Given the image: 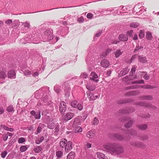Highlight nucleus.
<instances>
[{
  "instance_id": "6ab92c4d",
  "label": "nucleus",
  "mask_w": 159,
  "mask_h": 159,
  "mask_svg": "<svg viewBox=\"0 0 159 159\" xmlns=\"http://www.w3.org/2000/svg\"><path fill=\"white\" fill-rule=\"evenodd\" d=\"M67 143V141L66 139H62L60 142V147L62 148H65Z\"/></svg>"
},
{
  "instance_id": "a211bd4d",
  "label": "nucleus",
  "mask_w": 159,
  "mask_h": 159,
  "mask_svg": "<svg viewBox=\"0 0 159 159\" xmlns=\"http://www.w3.org/2000/svg\"><path fill=\"white\" fill-rule=\"evenodd\" d=\"M119 39L120 41H126L128 39V37L124 34H121L119 37Z\"/></svg>"
},
{
  "instance_id": "20e7f679",
  "label": "nucleus",
  "mask_w": 159,
  "mask_h": 159,
  "mask_svg": "<svg viewBox=\"0 0 159 159\" xmlns=\"http://www.w3.org/2000/svg\"><path fill=\"white\" fill-rule=\"evenodd\" d=\"M66 105L65 102H61L60 103L59 110L62 113H64L66 110Z\"/></svg>"
},
{
  "instance_id": "473e14b6",
  "label": "nucleus",
  "mask_w": 159,
  "mask_h": 159,
  "mask_svg": "<svg viewBox=\"0 0 159 159\" xmlns=\"http://www.w3.org/2000/svg\"><path fill=\"white\" fill-rule=\"evenodd\" d=\"M43 125L41 124H40L39 125V126L37 128V133L35 134H38L40 133L42 129V126Z\"/></svg>"
},
{
  "instance_id": "423d86ee",
  "label": "nucleus",
  "mask_w": 159,
  "mask_h": 159,
  "mask_svg": "<svg viewBox=\"0 0 159 159\" xmlns=\"http://www.w3.org/2000/svg\"><path fill=\"white\" fill-rule=\"evenodd\" d=\"M73 113L69 112L67 113L66 115L63 117V119L66 120H68L71 119L74 116Z\"/></svg>"
},
{
  "instance_id": "09e8293b",
  "label": "nucleus",
  "mask_w": 159,
  "mask_h": 159,
  "mask_svg": "<svg viewBox=\"0 0 159 159\" xmlns=\"http://www.w3.org/2000/svg\"><path fill=\"white\" fill-rule=\"evenodd\" d=\"M132 84H144V81L143 80H140L138 81H134L132 82Z\"/></svg>"
},
{
  "instance_id": "a878e982",
  "label": "nucleus",
  "mask_w": 159,
  "mask_h": 159,
  "mask_svg": "<svg viewBox=\"0 0 159 159\" xmlns=\"http://www.w3.org/2000/svg\"><path fill=\"white\" fill-rule=\"evenodd\" d=\"M75 153L71 152L68 155L67 157V159H74L75 158Z\"/></svg>"
},
{
  "instance_id": "ddd939ff",
  "label": "nucleus",
  "mask_w": 159,
  "mask_h": 159,
  "mask_svg": "<svg viewBox=\"0 0 159 159\" xmlns=\"http://www.w3.org/2000/svg\"><path fill=\"white\" fill-rule=\"evenodd\" d=\"M30 113L35 117V119H39L40 118V112L36 113L34 111H31Z\"/></svg>"
},
{
  "instance_id": "dca6fc26",
  "label": "nucleus",
  "mask_w": 159,
  "mask_h": 159,
  "mask_svg": "<svg viewBox=\"0 0 159 159\" xmlns=\"http://www.w3.org/2000/svg\"><path fill=\"white\" fill-rule=\"evenodd\" d=\"M129 70L127 68L123 69L120 73L119 76L120 77H121L125 75L128 73Z\"/></svg>"
},
{
  "instance_id": "774afa93",
  "label": "nucleus",
  "mask_w": 159,
  "mask_h": 159,
  "mask_svg": "<svg viewBox=\"0 0 159 159\" xmlns=\"http://www.w3.org/2000/svg\"><path fill=\"white\" fill-rule=\"evenodd\" d=\"M111 71H108L106 74V76H105V77H107L108 76H110V75L111 74Z\"/></svg>"
},
{
  "instance_id": "338daca9",
  "label": "nucleus",
  "mask_w": 159,
  "mask_h": 159,
  "mask_svg": "<svg viewBox=\"0 0 159 159\" xmlns=\"http://www.w3.org/2000/svg\"><path fill=\"white\" fill-rule=\"evenodd\" d=\"M107 55V54L105 52H104L102 53V54L100 55L101 58H103L105 57Z\"/></svg>"
},
{
  "instance_id": "ea45409f",
  "label": "nucleus",
  "mask_w": 159,
  "mask_h": 159,
  "mask_svg": "<svg viewBox=\"0 0 159 159\" xmlns=\"http://www.w3.org/2000/svg\"><path fill=\"white\" fill-rule=\"evenodd\" d=\"M144 36V31L143 30H140L139 34V37L140 39L143 38Z\"/></svg>"
},
{
  "instance_id": "7ed1b4c3",
  "label": "nucleus",
  "mask_w": 159,
  "mask_h": 159,
  "mask_svg": "<svg viewBox=\"0 0 159 159\" xmlns=\"http://www.w3.org/2000/svg\"><path fill=\"white\" fill-rule=\"evenodd\" d=\"M136 105L151 108L153 109H155L156 108V107L155 106L152 105L150 103H147L145 102H141L136 103Z\"/></svg>"
},
{
  "instance_id": "c85d7f7f",
  "label": "nucleus",
  "mask_w": 159,
  "mask_h": 159,
  "mask_svg": "<svg viewBox=\"0 0 159 159\" xmlns=\"http://www.w3.org/2000/svg\"><path fill=\"white\" fill-rule=\"evenodd\" d=\"M74 127H75L74 131L75 133L81 132L82 131V129L80 126H77Z\"/></svg>"
},
{
  "instance_id": "603ef678",
  "label": "nucleus",
  "mask_w": 159,
  "mask_h": 159,
  "mask_svg": "<svg viewBox=\"0 0 159 159\" xmlns=\"http://www.w3.org/2000/svg\"><path fill=\"white\" fill-rule=\"evenodd\" d=\"M133 34V30H130L129 31L127 32V35L129 36L132 37V34Z\"/></svg>"
},
{
  "instance_id": "e2e57ef3",
  "label": "nucleus",
  "mask_w": 159,
  "mask_h": 159,
  "mask_svg": "<svg viewBox=\"0 0 159 159\" xmlns=\"http://www.w3.org/2000/svg\"><path fill=\"white\" fill-rule=\"evenodd\" d=\"M84 20V18L82 17H81L77 19V21L80 23L83 22Z\"/></svg>"
},
{
  "instance_id": "f704fd0d",
  "label": "nucleus",
  "mask_w": 159,
  "mask_h": 159,
  "mask_svg": "<svg viewBox=\"0 0 159 159\" xmlns=\"http://www.w3.org/2000/svg\"><path fill=\"white\" fill-rule=\"evenodd\" d=\"M138 127L140 129L144 130L147 128V125L146 124H143L139 125Z\"/></svg>"
},
{
  "instance_id": "4c0bfd02",
  "label": "nucleus",
  "mask_w": 159,
  "mask_h": 159,
  "mask_svg": "<svg viewBox=\"0 0 159 159\" xmlns=\"http://www.w3.org/2000/svg\"><path fill=\"white\" fill-rule=\"evenodd\" d=\"M56 156L58 158H60L62 156L63 152L61 151H58L56 153Z\"/></svg>"
},
{
  "instance_id": "6e6552de",
  "label": "nucleus",
  "mask_w": 159,
  "mask_h": 159,
  "mask_svg": "<svg viewBox=\"0 0 159 159\" xmlns=\"http://www.w3.org/2000/svg\"><path fill=\"white\" fill-rule=\"evenodd\" d=\"M72 143L70 141L67 142L65 148V151L67 152H68L72 149Z\"/></svg>"
},
{
  "instance_id": "bf43d9fd",
  "label": "nucleus",
  "mask_w": 159,
  "mask_h": 159,
  "mask_svg": "<svg viewBox=\"0 0 159 159\" xmlns=\"http://www.w3.org/2000/svg\"><path fill=\"white\" fill-rule=\"evenodd\" d=\"M54 123H52L51 124H49L48 125V127L50 129H53L54 128Z\"/></svg>"
},
{
  "instance_id": "680f3d73",
  "label": "nucleus",
  "mask_w": 159,
  "mask_h": 159,
  "mask_svg": "<svg viewBox=\"0 0 159 159\" xmlns=\"http://www.w3.org/2000/svg\"><path fill=\"white\" fill-rule=\"evenodd\" d=\"M102 33V31L101 30H99L96 33V34H95V36L97 37H99L101 34Z\"/></svg>"
},
{
  "instance_id": "4be33fe9",
  "label": "nucleus",
  "mask_w": 159,
  "mask_h": 159,
  "mask_svg": "<svg viewBox=\"0 0 159 159\" xmlns=\"http://www.w3.org/2000/svg\"><path fill=\"white\" fill-rule=\"evenodd\" d=\"M140 93V92L139 91H132L129 92L127 93H126L125 94L126 95H135L137 94H139Z\"/></svg>"
},
{
  "instance_id": "a18cd8bd",
  "label": "nucleus",
  "mask_w": 159,
  "mask_h": 159,
  "mask_svg": "<svg viewBox=\"0 0 159 159\" xmlns=\"http://www.w3.org/2000/svg\"><path fill=\"white\" fill-rule=\"evenodd\" d=\"M25 140L24 138L21 137L19 139L18 142L19 143H21L25 142Z\"/></svg>"
},
{
  "instance_id": "49530a36",
  "label": "nucleus",
  "mask_w": 159,
  "mask_h": 159,
  "mask_svg": "<svg viewBox=\"0 0 159 159\" xmlns=\"http://www.w3.org/2000/svg\"><path fill=\"white\" fill-rule=\"evenodd\" d=\"M24 26V27H27L28 29L30 28V23L28 22H25L22 24Z\"/></svg>"
},
{
  "instance_id": "c756f323",
  "label": "nucleus",
  "mask_w": 159,
  "mask_h": 159,
  "mask_svg": "<svg viewBox=\"0 0 159 159\" xmlns=\"http://www.w3.org/2000/svg\"><path fill=\"white\" fill-rule=\"evenodd\" d=\"M44 138L43 137H41L38 138L35 140V143L37 144H40L44 140Z\"/></svg>"
},
{
  "instance_id": "5fc2aeb1",
  "label": "nucleus",
  "mask_w": 159,
  "mask_h": 159,
  "mask_svg": "<svg viewBox=\"0 0 159 159\" xmlns=\"http://www.w3.org/2000/svg\"><path fill=\"white\" fill-rule=\"evenodd\" d=\"M98 122L99 121L97 118L96 117L94 118L93 121V124L94 125H97L98 124Z\"/></svg>"
},
{
  "instance_id": "13d9d810",
  "label": "nucleus",
  "mask_w": 159,
  "mask_h": 159,
  "mask_svg": "<svg viewBox=\"0 0 159 159\" xmlns=\"http://www.w3.org/2000/svg\"><path fill=\"white\" fill-rule=\"evenodd\" d=\"M7 127L3 125H2L0 126V129H3L7 130Z\"/></svg>"
},
{
  "instance_id": "f257e3e1",
  "label": "nucleus",
  "mask_w": 159,
  "mask_h": 159,
  "mask_svg": "<svg viewBox=\"0 0 159 159\" xmlns=\"http://www.w3.org/2000/svg\"><path fill=\"white\" fill-rule=\"evenodd\" d=\"M103 147L107 152L112 155H118L124 152L123 148L115 143H107L103 145Z\"/></svg>"
},
{
  "instance_id": "6e6d98bb",
  "label": "nucleus",
  "mask_w": 159,
  "mask_h": 159,
  "mask_svg": "<svg viewBox=\"0 0 159 159\" xmlns=\"http://www.w3.org/2000/svg\"><path fill=\"white\" fill-rule=\"evenodd\" d=\"M7 154V151H5L3 152H2L1 154L2 157L3 158H4L6 157Z\"/></svg>"
},
{
  "instance_id": "b1692460",
  "label": "nucleus",
  "mask_w": 159,
  "mask_h": 159,
  "mask_svg": "<svg viewBox=\"0 0 159 159\" xmlns=\"http://www.w3.org/2000/svg\"><path fill=\"white\" fill-rule=\"evenodd\" d=\"M146 38L147 40H151L152 38V33L149 31L147 32L146 34Z\"/></svg>"
},
{
  "instance_id": "9d476101",
  "label": "nucleus",
  "mask_w": 159,
  "mask_h": 159,
  "mask_svg": "<svg viewBox=\"0 0 159 159\" xmlns=\"http://www.w3.org/2000/svg\"><path fill=\"white\" fill-rule=\"evenodd\" d=\"M125 122H126L125 125V127L126 128H129L131 127L133 122L132 120H129V118L125 119Z\"/></svg>"
},
{
  "instance_id": "8fccbe9b",
  "label": "nucleus",
  "mask_w": 159,
  "mask_h": 159,
  "mask_svg": "<svg viewBox=\"0 0 159 159\" xmlns=\"http://www.w3.org/2000/svg\"><path fill=\"white\" fill-rule=\"evenodd\" d=\"M141 144L142 143H134L132 144V145L137 147L140 146Z\"/></svg>"
},
{
  "instance_id": "5701e85b",
  "label": "nucleus",
  "mask_w": 159,
  "mask_h": 159,
  "mask_svg": "<svg viewBox=\"0 0 159 159\" xmlns=\"http://www.w3.org/2000/svg\"><path fill=\"white\" fill-rule=\"evenodd\" d=\"M137 132L134 129H131L129 130L126 133V134L128 135H134L136 134Z\"/></svg>"
},
{
  "instance_id": "39448f33",
  "label": "nucleus",
  "mask_w": 159,
  "mask_h": 159,
  "mask_svg": "<svg viewBox=\"0 0 159 159\" xmlns=\"http://www.w3.org/2000/svg\"><path fill=\"white\" fill-rule=\"evenodd\" d=\"M100 64L102 66L105 68H107L110 65L109 61L105 59L102 60L100 62Z\"/></svg>"
},
{
  "instance_id": "bb28decb",
  "label": "nucleus",
  "mask_w": 159,
  "mask_h": 159,
  "mask_svg": "<svg viewBox=\"0 0 159 159\" xmlns=\"http://www.w3.org/2000/svg\"><path fill=\"white\" fill-rule=\"evenodd\" d=\"M139 61V62L142 63H146L147 62L146 58V57H141L139 56L138 57Z\"/></svg>"
},
{
  "instance_id": "f03ea898",
  "label": "nucleus",
  "mask_w": 159,
  "mask_h": 159,
  "mask_svg": "<svg viewBox=\"0 0 159 159\" xmlns=\"http://www.w3.org/2000/svg\"><path fill=\"white\" fill-rule=\"evenodd\" d=\"M44 38L47 40H50L53 37L52 35V30H47L44 32Z\"/></svg>"
},
{
  "instance_id": "37998d69",
  "label": "nucleus",
  "mask_w": 159,
  "mask_h": 159,
  "mask_svg": "<svg viewBox=\"0 0 159 159\" xmlns=\"http://www.w3.org/2000/svg\"><path fill=\"white\" fill-rule=\"evenodd\" d=\"M88 75L85 72L82 73L80 75V78H86L87 77Z\"/></svg>"
},
{
  "instance_id": "393cba45",
  "label": "nucleus",
  "mask_w": 159,
  "mask_h": 159,
  "mask_svg": "<svg viewBox=\"0 0 159 159\" xmlns=\"http://www.w3.org/2000/svg\"><path fill=\"white\" fill-rule=\"evenodd\" d=\"M80 125V120L78 118H76L75 119L73 124V127H76L78 125Z\"/></svg>"
},
{
  "instance_id": "0eeeda50",
  "label": "nucleus",
  "mask_w": 159,
  "mask_h": 159,
  "mask_svg": "<svg viewBox=\"0 0 159 159\" xmlns=\"http://www.w3.org/2000/svg\"><path fill=\"white\" fill-rule=\"evenodd\" d=\"M98 76L97 74L94 72H92L90 75V80L94 81L95 82H97L98 80Z\"/></svg>"
},
{
  "instance_id": "9b49d317",
  "label": "nucleus",
  "mask_w": 159,
  "mask_h": 159,
  "mask_svg": "<svg viewBox=\"0 0 159 159\" xmlns=\"http://www.w3.org/2000/svg\"><path fill=\"white\" fill-rule=\"evenodd\" d=\"M8 76L9 78L15 79L16 75L15 71L13 70H10L8 72Z\"/></svg>"
},
{
  "instance_id": "2eb2a0df",
  "label": "nucleus",
  "mask_w": 159,
  "mask_h": 159,
  "mask_svg": "<svg viewBox=\"0 0 159 159\" xmlns=\"http://www.w3.org/2000/svg\"><path fill=\"white\" fill-rule=\"evenodd\" d=\"M86 87L88 89L91 91L94 90L96 88L95 85L90 83H88L86 84Z\"/></svg>"
},
{
  "instance_id": "0e129e2a",
  "label": "nucleus",
  "mask_w": 159,
  "mask_h": 159,
  "mask_svg": "<svg viewBox=\"0 0 159 159\" xmlns=\"http://www.w3.org/2000/svg\"><path fill=\"white\" fill-rule=\"evenodd\" d=\"M136 70V67L134 66H133V67H132V68L131 69V72L132 74L134 73L135 72Z\"/></svg>"
},
{
  "instance_id": "412c9836",
  "label": "nucleus",
  "mask_w": 159,
  "mask_h": 159,
  "mask_svg": "<svg viewBox=\"0 0 159 159\" xmlns=\"http://www.w3.org/2000/svg\"><path fill=\"white\" fill-rule=\"evenodd\" d=\"M113 136L115 138L120 140H122L124 139L122 135L118 134H113Z\"/></svg>"
},
{
  "instance_id": "f3484780",
  "label": "nucleus",
  "mask_w": 159,
  "mask_h": 159,
  "mask_svg": "<svg viewBox=\"0 0 159 159\" xmlns=\"http://www.w3.org/2000/svg\"><path fill=\"white\" fill-rule=\"evenodd\" d=\"M7 77L6 72L5 71L2 70L0 71V79L4 80Z\"/></svg>"
},
{
  "instance_id": "de8ad7c7",
  "label": "nucleus",
  "mask_w": 159,
  "mask_h": 159,
  "mask_svg": "<svg viewBox=\"0 0 159 159\" xmlns=\"http://www.w3.org/2000/svg\"><path fill=\"white\" fill-rule=\"evenodd\" d=\"M83 107H84L83 105H82L80 103H78L76 107L77 108V109L80 111L82 110L83 109Z\"/></svg>"
},
{
  "instance_id": "4468645a",
  "label": "nucleus",
  "mask_w": 159,
  "mask_h": 159,
  "mask_svg": "<svg viewBox=\"0 0 159 159\" xmlns=\"http://www.w3.org/2000/svg\"><path fill=\"white\" fill-rule=\"evenodd\" d=\"M96 155L99 159H108V158L102 153L98 152L96 153Z\"/></svg>"
},
{
  "instance_id": "58836bf2",
  "label": "nucleus",
  "mask_w": 159,
  "mask_h": 159,
  "mask_svg": "<svg viewBox=\"0 0 159 159\" xmlns=\"http://www.w3.org/2000/svg\"><path fill=\"white\" fill-rule=\"evenodd\" d=\"M77 101L76 100H74L71 102V105L72 107L76 108L77 106Z\"/></svg>"
},
{
  "instance_id": "e433bc0d",
  "label": "nucleus",
  "mask_w": 159,
  "mask_h": 159,
  "mask_svg": "<svg viewBox=\"0 0 159 159\" xmlns=\"http://www.w3.org/2000/svg\"><path fill=\"white\" fill-rule=\"evenodd\" d=\"M148 136L147 135H144L140 137V139L141 140L145 141L147 140L148 139Z\"/></svg>"
},
{
  "instance_id": "cd10ccee",
  "label": "nucleus",
  "mask_w": 159,
  "mask_h": 159,
  "mask_svg": "<svg viewBox=\"0 0 159 159\" xmlns=\"http://www.w3.org/2000/svg\"><path fill=\"white\" fill-rule=\"evenodd\" d=\"M140 75H144L143 78L146 80H148L149 79L150 77L148 75L146 72H141L140 73Z\"/></svg>"
},
{
  "instance_id": "052dcab7",
  "label": "nucleus",
  "mask_w": 159,
  "mask_h": 159,
  "mask_svg": "<svg viewBox=\"0 0 159 159\" xmlns=\"http://www.w3.org/2000/svg\"><path fill=\"white\" fill-rule=\"evenodd\" d=\"M93 15L91 13H88L87 15V17L89 19H91L92 18Z\"/></svg>"
},
{
  "instance_id": "4d7b16f0",
  "label": "nucleus",
  "mask_w": 159,
  "mask_h": 159,
  "mask_svg": "<svg viewBox=\"0 0 159 159\" xmlns=\"http://www.w3.org/2000/svg\"><path fill=\"white\" fill-rule=\"evenodd\" d=\"M143 88L145 89H152L154 87L153 86L150 85H144Z\"/></svg>"
},
{
  "instance_id": "1a4fd4ad",
  "label": "nucleus",
  "mask_w": 159,
  "mask_h": 159,
  "mask_svg": "<svg viewBox=\"0 0 159 159\" xmlns=\"http://www.w3.org/2000/svg\"><path fill=\"white\" fill-rule=\"evenodd\" d=\"M141 100H151L152 99V97L151 95H143L139 98Z\"/></svg>"
},
{
  "instance_id": "7c9ffc66",
  "label": "nucleus",
  "mask_w": 159,
  "mask_h": 159,
  "mask_svg": "<svg viewBox=\"0 0 159 159\" xmlns=\"http://www.w3.org/2000/svg\"><path fill=\"white\" fill-rule=\"evenodd\" d=\"M134 80L133 75H130L129 76H126L124 79V80L126 81L129 80Z\"/></svg>"
},
{
  "instance_id": "79ce46f5",
  "label": "nucleus",
  "mask_w": 159,
  "mask_h": 159,
  "mask_svg": "<svg viewBox=\"0 0 159 159\" xmlns=\"http://www.w3.org/2000/svg\"><path fill=\"white\" fill-rule=\"evenodd\" d=\"M7 110L8 112H11L13 111L14 108L12 106L10 105L7 108Z\"/></svg>"
},
{
  "instance_id": "c9c22d12",
  "label": "nucleus",
  "mask_w": 159,
  "mask_h": 159,
  "mask_svg": "<svg viewBox=\"0 0 159 159\" xmlns=\"http://www.w3.org/2000/svg\"><path fill=\"white\" fill-rule=\"evenodd\" d=\"M34 151L36 153H39L42 150V148L40 146H37L34 148Z\"/></svg>"
},
{
  "instance_id": "c03bdc74",
  "label": "nucleus",
  "mask_w": 159,
  "mask_h": 159,
  "mask_svg": "<svg viewBox=\"0 0 159 159\" xmlns=\"http://www.w3.org/2000/svg\"><path fill=\"white\" fill-rule=\"evenodd\" d=\"M24 74L25 75L28 76L31 74V72L29 70H27L24 71Z\"/></svg>"
},
{
  "instance_id": "2f4dec72",
  "label": "nucleus",
  "mask_w": 159,
  "mask_h": 159,
  "mask_svg": "<svg viewBox=\"0 0 159 159\" xmlns=\"http://www.w3.org/2000/svg\"><path fill=\"white\" fill-rule=\"evenodd\" d=\"M122 52H121L120 49L117 50L115 53V56L116 58L118 57L120 55L122 54Z\"/></svg>"
},
{
  "instance_id": "a19ab883",
  "label": "nucleus",
  "mask_w": 159,
  "mask_h": 159,
  "mask_svg": "<svg viewBox=\"0 0 159 159\" xmlns=\"http://www.w3.org/2000/svg\"><path fill=\"white\" fill-rule=\"evenodd\" d=\"M91 144L88 142H86L84 145V148L85 149H88L91 147Z\"/></svg>"
},
{
  "instance_id": "72a5a7b5",
  "label": "nucleus",
  "mask_w": 159,
  "mask_h": 159,
  "mask_svg": "<svg viewBox=\"0 0 159 159\" xmlns=\"http://www.w3.org/2000/svg\"><path fill=\"white\" fill-rule=\"evenodd\" d=\"M139 25V23L137 22H134L131 23L130 24V26L131 27L136 28Z\"/></svg>"
},
{
  "instance_id": "864d4df0",
  "label": "nucleus",
  "mask_w": 159,
  "mask_h": 159,
  "mask_svg": "<svg viewBox=\"0 0 159 159\" xmlns=\"http://www.w3.org/2000/svg\"><path fill=\"white\" fill-rule=\"evenodd\" d=\"M89 100H93L96 99V98H95L94 97L93 95L92 94H91L90 93V94L89 95Z\"/></svg>"
},
{
  "instance_id": "f8f14e48",
  "label": "nucleus",
  "mask_w": 159,
  "mask_h": 159,
  "mask_svg": "<svg viewBox=\"0 0 159 159\" xmlns=\"http://www.w3.org/2000/svg\"><path fill=\"white\" fill-rule=\"evenodd\" d=\"M86 136L89 139H92L95 137V134L94 131L90 130L87 133Z\"/></svg>"
},
{
  "instance_id": "aec40b11",
  "label": "nucleus",
  "mask_w": 159,
  "mask_h": 159,
  "mask_svg": "<svg viewBox=\"0 0 159 159\" xmlns=\"http://www.w3.org/2000/svg\"><path fill=\"white\" fill-rule=\"evenodd\" d=\"M29 147V145H28L22 146L20 148V151L21 152H24Z\"/></svg>"
},
{
  "instance_id": "69168bd1",
  "label": "nucleus",
  "mask_w": 159,
  "mask_h": 159,
  "mask_svg": "<svg viewBox=\"0 0 159 159\" xmlns=\"http://www.w3.org/2000/svg\"><path fill=\"white\" fill-rule=\"evenodd\" d=\"M12 22V21L11 20H8L5 22V23L8 25H9Z\"/></svg>"
},
{
  "instance_id": "3c124183",
  "label": "nucleus",
  "mask_w": 159,
  "mask_h": 159,
  "mask_svg": "<svg viewBox=\"0 0 159 159\" xmlns=\"http://www.w3.org/2000/svg\"><path fill=\"white\" fill-rule=\"evenodd\" d=\"M143 48V47L141 46H139V45L136 46L135 48L134 49V52H135L139 50V49Z\"/></svg>"
}]
</instances>
